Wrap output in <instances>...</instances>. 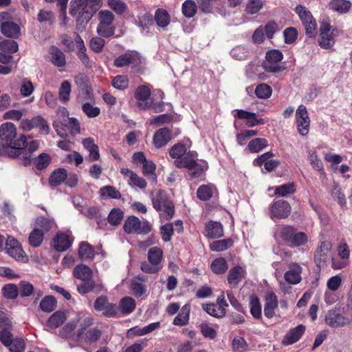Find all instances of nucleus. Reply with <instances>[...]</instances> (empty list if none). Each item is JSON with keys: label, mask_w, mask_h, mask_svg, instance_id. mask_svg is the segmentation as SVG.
Returning <instances> with one entry per match:
<instances>
[{"label": "nucleus", "mask_w": 352, "mask_h": 352, "mask_svg": "<svg viewBox=\"0 0 352 352\" xmlns=\"http://www.w3.org/2000/svg\"><path fill=\"white\" fill-rule=\"evenodd\" d=\"M102 5V0H71L70 15L75 18L76 28L83 32L93 16Z\"/></svg>", "instance_id": "obj_1"}, {"label": "nucleus", "mask_w": 352, "mask_h": 352, "mask_svg": "<svg viewBox=\"0 0 352 352\" xmlns=\"http://www.w3.org/2000/svg\"><path fill=\"white\" fill-rule=\"evenodd\" d=\"M0 140L3 146L12 149L10 155L19 156L25 145L27 138L24 135L17 137L16 128L12 122H6L0 126Z\"/></svg>", "instance_id": "obj_2"}, {"label": "nucleus", "mask_w": 352, "mask_h": 352, "mask_svg": "<svg viewBox=\"0 0 352 352\" xmlns=\"http://www.w3.org/2000/svg\"><path fill=\"white\" fill-rule=\"evenodd\" d=\"M195 151H188L181 160H175L174 164L179 168H185L188 170V175L190 179L201 177L208 169V163L199 160Z\"/></svg>", "instance_id": "obj_3"}, {"label": "nucleus", "mask_w": 352, "mask_h": 352, "mask_svg": "<svg viewBox=\"0 0 352 352\" xmlns=\"http://www.w3.org/2000/svg\"><path fill=\"white\" fill-rule=\"evenodd\" d=\"M98 23L96 32L98 36L103 38H110L115 34L116 28L113 25L115 15L108 10H101L98 12Z\"/></svg>", "instance_id": "obj_4"}, {"label": "nucleus", "mask_w": 352, "mask_h": 352, "mask_svg": "<svg viewBox=\"0 0 352 352\" xmlns=\"http://www.w3.org/2000/svg\"><path fill=\"white\" fill-rule=\"evenodd\" d=\"M124 231L127 234L146 235L151 230V226L148 221H141L135 216L126 218L123 226Z\"/></svg>", "instance_id": "obj_5"}, {"label": "nucleus", "mask_w": 352, "mask_h": 352, "mask_svg": "<svg viewBox=\"0 0 352 352\" xmlns=\"http://www.w3.org/2000/svg\"><path fill=\"white\" fill-rule=\"evenodd\" d=\"M77 320H72L67 322L60 330V335L61 337L65 338H73L75 340H78L82 338L85 330L87 329L91 324V320H85L80 324V328L77 333L74 332V330L78 324Z\"/></svg>", "instance_id": "obj_6"}, {"label": "nucleus", "mask_w": 352, "mask_h": 352, "mask_svg": "<svg viewBox=\"0 0 352 352\" xmlns=\"http://www.w3.org/2000/svg\"><path fill=\"white\" fill-rule=\"evenodd\" d=\"M295 11L305 27L307 36L309 37L314 36L317 23L311 12L307 8L301 5L297 6L295 8Z\"/></svg>", "instance_id": "obj_7"}, {"label": "nucleus", "mask_w": 352, "mask_h": 352, "mask_svg": "<svg viewBox=\"0 0 352 352\" xmlns=\"http://www.w3.org/2000/svg\"><path fill=\"white\" fill-rule=\"evenodd\" d=\"M266 61L263 67L266 72L276 73L283 69L279 63L282 60L283 55L280 50H272L266 53Z\"/></svg>", "instance_id": "obj_8"}, {"label": "nucleus", "mask_w": 352, "mask_h": 352, "mask_svg": "<svg viewBox=\"0 0 352 352\" xmlns=\"http://www.w3.org/2000/svg\"><path fill=\"white\" fill-rule=\"evenodd\" d=\"M142 63V56L136 51H129L117 57L113 62L116 67H123L131 65L136 67Z\"/></svg>", "instance_id": "obj_9"}, {"label": "nucleus", "mask_w": 352, "mask_h": 352, "mask_svg": "<svg viewBox=\"0 0 352 352\" xmlns=\"http://www.w3.org/2000/svg\"><path fill=\"white\" fill-rule=\"evenodd\" d=\"M320 31L319 45L324 49L331 48L335 43V32L336 30L329 24L323 23L320 25Z\"/></svg>", "instance_id": "obj_10"}, {"label": "nucleus", "mask_w": 352, "mask_h": 352, "mask_svg": "<svg viewBox=\"0 0 352 352\" xmlns=\"http://www.w3.org/2000/svg\"><path fill=\"white\" fill-rule=\"evenodd\" d=\"M325 322L329 327L337 328L351 324L352 320L345 317L340 309L335 308L327 312Z\"/></svg>", "instance_id": "obj_11"}, {"label": "nucleus", "mask_w": 352, "mask_h": 352, "mask_svg": "<svg viewBox=\"0 0 352 352\" xmlns=\"http://www.w3.org/2000/svg\"><path fill=\"white\" fill-rule=\"evenodd\" d=\"M296 119L299 133L302 136L306 135L309 131L310 119L305 105L298 106L296 113Z\"/></svg>", "instance_id": "obj_12"}, {"label": "nucleus", "mask_w": 352, "mask_h": 352, "mask_svg": "<svg viewBox=\"0 0 352 352\" xmlns=\"http://www.w3.org/2000/svg\"><path fill=\"white\" fill-rule=\"evenodd\" d=\"M94 308L96 311L102 312L107 317H113L118 312L116 304L111 303L104 296L98 297L94 302Z\"/></svg>", "instance_id": "obj_13"}, {"label": "nucleus", "mask_w": 352, "mask_h": 352, "mask_svg": "<svg viewBox=\"0 0 352 352\" xmlns=\"http://www.w3.org/2000/svg\"><path fill=\"white\" fill-rule=\"evenodd\" d=\"M291 212L289 204L285 200H278L272 204L270 214L272 219H285Z\"/></svg>", "instance_id": "obj_14"}, {"label": "nucleus", "mask_w": 352, "mask_h": 352, "mask_svg": "<svg viewBox=\"0 0 352 352\" xmlns=\"http://www.w3.org/2000/svg\"><path fill=\"white\" fill-rule=\"evenodd\" d=\"M151 89L146 85H141L135 91V98L138 100V107L140 109H146L151 105L150 102Z\"/></svg>", "instance_id": "obj_15"}, {"label": "nucleus", "mask_w": 352, "mask_h": 352, "mask_svg": "<svg viewBox=\"0 0 352 352\" xmlns=\"http://www.w3.org/2000/svg\"><path fill=\"white\" fill-rule=\"evenodd\" d=\"M6 251L10 256L16 261L23 260L25 255L19 241L10 236L6 241Z\"/></svg>", "instance_id": "obj_16"}, {"label": "nucleus", "mask_w": 352, "mask_h": 352, "mask_svg": "<svg viewBox=\"0 0 352 352\" xmlns=\"http://www.w3.org/2000/svg\"><path fill=\"white\" fill-rule=\"evenodd\" d=\"M274 155L273 153L267 152L255 159L254 164L256 166H261L263 164L265 168L268 172H271L279 165V161L272 159Z\"/></svg>", "instance_id": "obj_17"}, {"label": "nucleus", "mask_w": 352, "mask_h": 352, "mask_svg": "<svg viewBox=\"0 0 352 352\" xmlns=\"http://www.w3.org/2000/svg\"><path fill=\"white\" fill-rule=\"evenodd\" d=\"M245 274V270L241 266L236 265L230 269L228 274V282L231 287L236 288Z\"/></svg>", "instance_id": "obj_18"}, {"label": "nucleus", "mask_w": 352, "mask_h": 352, "mask_svg": "<svg viewBox=\"0 0 352 352\" xmlns=\"http://www.w3.org/2000/svg\"><path fill=\"white\" fill-rule=\"evenodd\" d=\"M40 143L38 140H32L29 143L25 142V145L22 147V153L19 154L23 155V164L25 166L30 165L33 162L34 157L32 153L38 149Z\"/></svg>", "instance_id": "obj_19"}, {"label": "nucleus", "mask_w": 352, "mask_h": 352, "mask_svg": "<svg viewBox=\"0 0 352 352\" xmlns=\"http://www.w3.org/2000/svg\"><path fill=\"white\" fill-rule=\"evenodd\" d=\"M82 281V283L77 287V291L80 294L91 292L98 294L103 290V285L101 283H96L92 278Z\"/></svg>", "instance_id": "obj_20"}, {"label": "nucleus", "mask_w": 352, "mask_h": 352, "mask_svg": "<svg viewBox=\"0 0 352 352\" xmlns=\"http://www.w3.org/2000/svg\"><path fill=\"white\" fill-rule=\"evenodd\" d=\"M223 235V228L221 223L210 221L205 224V236L210 239L220 238Z\"/></svg>", "instance_id": "obj_21"}, {"label": "nucleus", "mask_w": 352, "mask_h": 352, "mask_svg": "<svg viewBox=\"0 0 352 352\" xmlns=\"http://www.w3.org/2000/svg\"><path fill=\"white\" fill-rule=\"evenodd\" d=\"M72 244V237L65 233H58L53 241V246L58 252L65 251Z\"/></svg>", "instance_id": "obj_22"}, {"label": "nucleus", "mask_w": 352, "mask_h": 352, "mask_svg": "<svg viewBox=\"0 0 352 352\" xmlns=\"http://www.w3.org/2000/svg\"><path fill=\"white\" fill-rule=\"evenodd\" d=\"M301 267L296 263H292L289 265V269L284 275L285 280L292 285H296L301 280Z\"/></svg>", "instance_id": "obj_23"}, {"label": "nucleus", "mask_w": 352, "mask_h": 352, "mask_svg": "<svg viewBox=\"0 0 352 352\" xmlns=\"http://www.w3.org/2000/svg\"><path fill=\"white\" fill-rule=\"evenodd\" d=\"M171 139V132L168 128L157 130L153 136V144L157 148L165 146Z\"/></svg>", "instance_id": "obj_24"}, {"label": "nucleus", "mask_w": 352, "mask_h": 352, "mask_svg": "<svg viewBox=\"0 0 352 352\" xmlns=\"http://www.w3.org/2000/svg\"><path fill=\"white\" fill-rule=\"evenodd\" d=\"M278 307V299L273 292L268 293L265 297L264 305V314L268 318H272L275 315V309Z\"/></svg>", "instance_id": "obj_25"}, {"label": "nucleus", "mask_w": 352, "mask_h": 352, "mask_svg": "<svg viewBox=\"0 0 352 352\" xmlns=\"http://www.w3.org/2000/svg\"><path fill=\"white\" fill-rule=\"evenodd\" d=\"M305 331V327L302 324H299L295 328L291 329L284 337L283 343L285 345L292 344L301 338Z\"/></svg>", "instance_id": "obj_26"}, {"label": "nucleus", "mask_w": 352, "mask_h": 352, "mask_svg": "<svg viewBox=\"0 0 352 352\" xmlns=\"http://www.w3.org/2000/svg\"><path fill=\"white\" fill-rule=\"evenodd\" d=\"M236 116L239 119L245 120L246 124L249 127L264 124V120L262 118H257L254 113L246 111L242 109L237 110Z\"/></svg>", "instance_id": "obj_27"}, {"label": "nucleus", "mask_w": 352, "mask_h": 352, "mask_svg": "<svg viewBox=\"0 0 352 352\" xmlns=\"http://www.w3.org/2000/svg\"><path fill=\"white\" fill-rule=\"evenodd\" d=\"M1 33L7 37L17 38L20 35V28L12 21H6L1 25Z\"/></svg>", "instance_id": "obj_28"}, {"label": "nucleus", "mask_w": 352, "mask_h": 352, "mask_svg": "<svg viewBox=\"0 0 352 352\" xmlns=\"http://www.w3.org/2000/svg\"><path fill=\"white\" fill-rule=\"evenodd\" d=\"M74 276L81 280L92 278L93 271L86 265L80 264L76 266L73 271Z\"/></svg>", "instance_id": "obj_29"}, {"label": "nucleus", "mask_w": 352, "mask_h": 352, "mask_svg": "<svg viewBox=\"0 0 352 352\" xmlns=\"http://www.w3.org/2000/svg\"><path fill=\"white\" fill-rule=\"evenodd\" d=\"M50 53L51 61L55 66L60 67L65 65V55L59 48L53 45L50 47Z\"/></svg>", "instance_id": "obj_30"}, {"label": "nucleus", "mask_w": 352, "mask_h": 352, "mask_svg": "<svg viewBox=\"0 0 352 352\" xmlns=\"http://www.w3.org/2000/svg\"><path fill=\"white\" fill-rule=\"evenodd\" d=\"M351 6V2L346 0H331L329 3V8L340 14L348 12Z\"/></svg>", "instance_id": "obj_31"}, {"label": "nucleus", "mask_w": 352, "mask_h": 352, "mask_svg": "<svg viewBox=\"0 0 352 352\" xmlns=\"http://www.w3.org/2000/svg\"><path fill=\"white\" fill-rule=\"evenodd\" d=\"M54 226V221L52 219L41 216L36 218L34 228L41 231L43 234L48 232Z\"/></svg>", "instance_id": "obj_32"}, {"label": "nucleus", "mask_w": 352, "mask_h": 352, "mask_svg": "<svg viewBox=\"0 0 352 352\" xmlns=\"http://www.w3.org/2000/svg\"><path fill=\"white\" fill-rule=\"evenodd\" d=\"M170 201L168 199L166 192L162 190H159L152 198L153 208L158 212L162 211L166 204Z\"/></svg>", "instance_id": "obj_33"}, {"label": "nucleus", "mask_w": 352, "mask_h": 352, "mask_svg": "<svg viewBox=\"0 0 352 352\" xmlns=\"http://www.w3.org/2000/svg\"><path fill=\"white\" fill-rule=\"evenodd\" d=\"M67 177V173L65 168H58L51 174L49 183L52 186H58L66 180Z\"/></svg>", "instance_id": "obj_34"}, {"label": "nucleus", "mask_w": 352, "mask_h": 352, "mask_svg": "<svg viewBox=\"0 0 352 352\" xmlns=\"http://www.w3.org/2000/svg\"><path fill=\"white\" fill-rule=\"evenodd\" d=\"M202 308L206 313L217 318L224 317L226 314L225 309L214 303L203 304Z\"/></svg>", "instance_id": "obj_35"}, {"label": "nucleus", "mask_w": 352, "mask_h": 352, "mask_svg": "<svg viewBox=\"0 0 352 352\" xmlns=\"http://www.w3.org/2000/svg\"><path fill=\"white\" fill-rule=\"evenodd\" d=\"M66 320L65 314L61 311L54 313L47 321V327L51 329L59 327Z\"/></svg>", "instance_id": "obj_36"}, {"label": "nucleus", "mask_w": 352, "mask_h": 352, "mask_svg": "<svg viewBox=\"0 0 352 352\" xmlns=\"http://www.w3.org/2000/svg\"><path fill=\"white\" fill-rule=\"evenodd\" d=\"M136 306L135 300L129 296L122 298L119 302V309L121 312L125 315L129 314L133 311Z\"/></svg>", "instance_id": "obj_37"}, {"label": "nucleus", "mask_w": 352, "mask_h": 352, "mask_svg": "<svg viewBox=\"0 0 352 352\" xmlns=\"http://www.w3.org/2000/svg\"><path fill=\"white\" fill-rule=\"evenodd\" d=\"M162 256L163 252L162 249L157 246L151 248L148 251V261L157 265V266H161Z\"/></svg>", "instance_id": "obj_38"}, {"label": "nucleus", "mask_w": 352, "mask_h": 352, "mask_svg": "<svg viewBox=\"0 0 352 352\" xmlns=\"http://www.w3.org/2000/svg\"><path fill=\"white\" fill-rule=\"evenodd\" d=\"M143 281L144 279L139 276L135 277L132 280L131 289L135 296H141L146 292V288L145 285L143 283Z\"/></svg>", "instance_id": "obj_39"}, {"label": "nucleus", "mask_w": 352, "mask_h": 352, "mask_svg": "<svg viewBox=\"0 0 352 352\" xmlns=\"http://www.w3.org/2000/svg\"><path fill=\"white\" fill-rule=\"evenodd\" d=\"M215 188L213 185H201L197 189V196L201 201L209 200Z\"/></svg>", "instance_id": "obj_40"}, {"label": "nucleus", "mask_w": 352, "mask_h": 352, "mask_svg": "<svg viewBox=\"0 0 352 352\" xmlns=\"http://www.w3.org/2000/svg\"><path fill=\"white\" fill-rule=\"evenodd\" d=\"M155 21L158 26L164 28L169 24L170 16L166 10L157 9L155 13Z\"/></svg>", "instance_id": "obj_41"}, {"label": "nucleus", "mask_w": 352, "mask_h": 352, "mask_svg": "<svg viewBox=\"0 0 352 352\" xmlns=\"http://www.w3.org/2000/svg\"><path fill=\"white\" fill-rule=\"evenodd\" d=\"M100 195L102 199H120L121 197L120 192L113 186H105L100 188Z\"/></svg>", "instance_id": "obj_42"}, {"label": "nucleus", "mask_w": 352, "mask_h": 352, "mask_svg": "<svg viewBox=\"0 0 352 352\" xmlns=\"http://www.w3.org/2000/svg\"><path fill=\"white\" fill-rule=\"evenodd\" d=\"M190 314V308L188 305L182 307L180 313L174 318L173 324L177 326H183L188 323Z\"/></svg>", "instance_id": "obj_43"}, {"label": "nucleus", "mask_w": 352, "mask_h": 352, "mask_svg": "<svg viewBox=\"0 0 352 352\" xmlns=\"http://www.w3.org/2000/svg\"><path fill=\"white\" fill-rule=\"evenodd\" d=\"M94 250L87 243H80L78 250V255L82 260L92 259L94 257Z\"/></svg>", "instance_id": "obj_44"}, {"label": "nucleus", "mask_w": 352, "mask_h": 352, "mask_svg": "<svg viewBox=\"0 0 352 352\" xmlns=\"http://www.w3.org/2000/svg\"><path fill=\"white\" fill-rule=\"evenodd\" d=\"M187 153L186 146L181 143L175 144L169 151L170 156L175 160H181Z\"/></svg>", "instance_id": "obj_45"}, {"label": "nucleus", "mask_w": 352, "mask_h": 352, "mask_svg": "<svg viewBox=\"0 0 352 352\" xmlns=\"http://www.w3.org/2000/svg\"><path fill=\"white\" fill-rule=\"evenodd\" d=\"M263 0H248L245 11L248 14H255L263 8Z\"/></svg>", "instance_id": "obj_46"}, {"label": "nucleus", "mask_w": 352, "mask_h": 352, "mask_svg": "<svg viewBox=\"0 0 352 352\" xmlns=\"http://www.w3.org/2000/svg\"><path fill=\"white\" fill-rule=\"evenodd\" d=\"M232 243L233 241L231 239L214 241L210 244V248L212 251L221 252L231 247Z\"/></svg>", "instance_id": "obj_47"}, {"label": "nucleus", "mask_w": 352, "mask_h": 352, "mask_svg": "<svg viewBox=\"0 0 352 352\" xmlns=\"http://www.w3.org/2000/svg\"><path fill=\"white\" fill-rule=\"evenodd\" d=\"M43 239L44 234L43 232L34 228L33 230L29 234L28 241L32 247L38 248L43 243Z\"/></svg>", "instance_id": "obj_48"}, {"label": "nucleus", "mask_w": 352, "mask_h": 352, "mask_svg": "<svg viewBox=\"0 0 352 352\" xmlns=\"http://www.w3.org/2000/svg\"><path fill=\"white\" fill-rule=\"evenodd\" d=\"M124 218V212L120 208H113L107 217L108 222L112 226H118Z\"/></svg>", "instance_id": "obj_49"}, {"label": "nucleus", "mask_w": 352, "mask_h": 352, "mask_svg": "<svg viewBox=\"0 0 352 352\" xmlns=\"http://www.w3.org/2000/svg\"><path fill=\"white\" fill-rule=\"evenodd\" d=\"M250 308L252 315L255 318H260L261 317V305L258 298L255 295H252L250 297Z\"/></svg>", "instance_id": "obj_50"}, {"label": "nucleus", "mask_w": 352, "mask_h": 352, "mask_svg": "<svg viewBox=\"0 0 352 352\" xmlns=\"http://www.w3.org/2000/svg\"><path fill=\"white\" fill-rule=\"evenodd\" d=\"M331 250V243L329 241H322L321 242L320 246L317 248L315 252V259L319 260L321 261L324 259V256L327 255V254Z\"/></svg>", "instance_id": "obj_51"}, {"label": "nucleus", "mask_w": 352, "mask_h": 352, "mask_svg": "<svg viewBox=\"0 0 352 352\" xmlns=\"http://www.w3.org/2000/svg\"><path fill=\"white\" fill-rule=\"evenodd\" d=\"M295 186L294 183H288L275 187L274 195L279 197H286L293 194L295 192Z\"/></svg>", "instance_id": "obj_52"}, {"label": "nucleus", "mask_w": 352, "mask_h": 352, "mask_svg": "<svg viewBox=\"0 0 352 352\" xmlns=\"http://www.w3.org/2000/svg\"><path fill=\"white\" fill-rule=\"evenodd\" d=\"M83 334H85L84 339L87 344L96 343L101 337V331L97 328H91L85 331Z\"/></svg>", "instance_id": "obj_53"}, {"label": "nucleus", "mask_w": 352, "mask_h": 352, "mask_svg": "<svg viewBox=\"0 0 352 352\" xmlns=\"http://www.w3.org/2000/svg\"><path fill=\"white\" fill-rule=\"evenodd\" d=\"M197 6L192 0H186L182 5V13L188 18L192 17L197 12Z\"/></svg>", "instance_id": "obj_54"}, {"label": "nucleus", "mask_w": 352, "mask_h": 352, "mask_svg": "<svg viewBox=\"0 0 352 352\" xmlns=\"http://www.w3.org/2000/svg\"><path fill=\"white\" fill-rule=\"evenodd\" d=\"M212 272L217 274H223L228 270V264L225 258H219L211 263Z\"/></svg>", "instance_id": "obj_55"}, {"label": "nucleus", "mask_w": 352, "mask_h": 352, "mask_svg": "<svg viewBox=\"0 0 352 352\" xmlns=\"http://www.w3.org/2000/svg\"><path fill=\"white\" fill-rule=\"evenodd\" d=\"M105 45V41L103 37L94 36L89 41V47L95 53H100L102 52Z\"/></svg>", "instance_id": "obj_56"}, {"label": "nucleus", "mask_w": 352, "mask_h": 352, "mask_svg": "<svg viewBox=\"0 0 352 352\" xmlns=\"http://www.w3.org/2000/svg\"><path fill=\"white\" fill-rule=\"evenodd\" d=\"M72 91L71 84L68 80H63L59 89V98L60 101L65 102L69 100Z\"/></svg>", "instance_id": "obj_57"}, {"label": "nucleus", "mask_w": 352, "mask_h": 352, "mask_svg": "<svg viewBox=\"0 0 352 352\" xmlns=\"http://www.w3.org/2000/svg\"><path fill=\"white\" fill-rule=\"evenodd\" d=\"M40 308L45 312H51L56 307V299L51 296H45L40 302Z\"/></svg>", "instance_id": "obj_58"}, {"label": "nucleus", "mask_w": 352, "mask_h": 352, "mask_svg": "<svg viewBox=\"0 0 352 352\" xmlns=\"http://www.w3.org/2000/svg\"><path fill=\"white\" fill-rule=\"evenodd\" d=\"M155 164L149 160H146L143 164V173L151 181L155 182L157 177L155 174Z\"/></svg>", "instance_id": "obj_59"}, {"label": "nucleus", "mask_w": 352, "mask_h": 352, "mask_svg": "<svg viewBox=\"0 0 352 352\" xmlns=\"http://www.w3.org/2000/svg\"><path fill=\"white\" fill-rule=\"evenodd\" d=\"M307 241V235L302 232H296V231L294 232L292 239L289 241L288 244L291 247L300 246L305 244Z\"/></svg>", "instance_id": "obj_60"}, {"label": "nucleus", "mask_w": 352, "mask_h": 352, "mask_svg": "<svg viewBox=\"0 0 352 352\" xmlns=\"http://www.w3.org/2000/svg\"><path fill=\"white\" fill-rule=\"evenodd\" d=\"M272 88L267 84L262 83L258 85L254 91L256 96L261 99H267L272 95Z\"/></svg>", "instance_id": "obj_61"}, {"label": "nucleus", "mask_w": 352, "mask_h": 352, "mask_svg": "<svg viewBox=\"0 0 352 352\" xmlns=\"http://www.w3.org/2000/svg\"><path fill=\"white\" fill-rule=\"evenodd\" d=\"M108 6L118 14H122L127 9L126 4L121 0H108Z\"/></svg>", "instance_id": "obj_62"}, {"label": "nucleus", "mask_w": 352, "mask_h": 352, "mask_svg": "<svg viewBox=\"0 0 352 352\" xmlns=\"http://www.w3.org/2000/svg\"><path fill=\"white\" fill-rule=\"evenodd\" d=\"M267 144V142L265 138H258L251 140L248 145V148L251 152L257 153L265 148Z\"/></svg>", "instance_id": "obj_63"}, {"label": "nucleus", "mask_w": 352, "mask_h": 352, "mask_svg": "<svg viewBox=\"0 0 352 352\" xmlns=\"http://www.w3.org/2000/svg\"><path fill=\"white\" fill-rule=\"evenodd\" d=\"M333 189L331 192V195L333 199L341 206H345L346 204V197L344 193L342 192L340 187L336 183L333 184Z\"/></svg>", "instance_id": "obj_64"}]
</instances>
